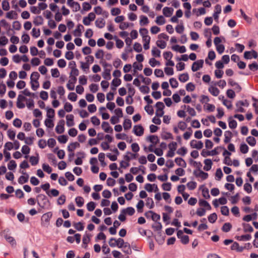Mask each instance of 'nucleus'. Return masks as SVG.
Instances as JSON below:
<instances>
[{
	"mask_svg": "<svg viewBox=\"0 0 258 258\" xmlns=\"http://www.w3.org/2000/svg\"><path fill=\"white\" fill-rule=\"evenodd\" d=\"M39 77L40 75L37 72H33L30 76L31 88L34 91L36 90L39 87V82L38 81Z\"/></svg>",
	"mask_w": 258,
	"mask_h": 258,
	"instance_id": "1",
	"label": "nucleus"
},
{
	"mask_svg": "<svg viewBox=\"0 0 258 258\" xmlns=\"http://www.w3.org/2000/svg\"><path fill=\"white\" fill-rule=\"evenodd\" d=\"M108 243L110 246L112 247H114L117 246L119 248H121L125 243L123 239L121 238H119L117 239L114 238H111Z\"/></svg>",
	"mask_w": 258,
	"mask_h": 258,
	"instance_id": "2",
	"label": "nucleus"
},
{
	"mask_svg": "<svg viewBox=\"0 0 258 258\" xmlns=\"http://www.w3.org/2000/svg\"><path fill=\"white\" fill-rule=\"evenodd\" d=\"M37 198L38 205L43 208H44L45 206H46L49 203L47 197L44 195L40 194L38 195Z\"/></svg>",
	"mask_w": 258,
	"mask_h": 258,
	"instance_id": "3",
	"label": "nucleus"
},
{
	"mask_svg": "<svg viewBox=\"0 0 258 258\" xmlns=\"http://www.w3.org/2000/svg\"><path fill=\"white\" fill-rule=\"evenodd\" d=\"M52 215V214L51 212H47L42 215L41 218V224L43 226L46 227L48 226Z\"/></svg>",
	"mask_w": 258,
	"mask_h": 258,
	"instance_id": "4",
	"label": "nucleus"
},
{
	"mask_svg": "<svg viewBox=\"0 0 258 258\" xmlns=\"http://www.w3.org/2000/svg\"><path fill=\"white\" fill-rule=\"evenodd\" d=\"M155 106L157 108L156 115L158 117H162L164 113L163 111L165 107L164 103L162 102H158L156 103Z\"/></svg>",
	"mask_w": 258,
	"mask_h": 258,
	"instance_id": "5",
	"label": "nucleus"
},
{
	"mask_svg": "<svg viewBox=\"0 0 258 258\" xmlns=\"http://www.w3.org/2000/svg\"><path fill=\"white\" fill-rule=\"evenodd\" d=\"M221 148V147H217L215 148L212 151H206L205 149L203 150L201 154L203 157H206L208 156H214L219 154V152L217 151V150L219 148Z\"/></svg>",
	"mask_w": 258,
	"mask_h": 258,
	"instance_id": "6",
	"label": "nucleus"
},
{
	"mask_svg": "<svg viewBox=\"0 0 258 258\" xmlns=\"http://www.w3.org/2000/svg\"><path fill=\"white\" fill-rule=\"evenodd\" d=\"M204 64V60L199 59L195 61L191 66V70L192 72H196L202 68Z\"/></svg>",
	"mask_w": 258,
	"mask_h": 258,
	"instance_id": "7",
	"label": "nucleus"
},
{
	"mask_svg": "<svg viewBox=\"0 0 258 258\" xmlns=\"http://www.w3.org/2000/svg\"><path fill=\"white\" fill-rule=\"evenodd\" d=\"M7 231V230H5L3 231L2 233H0V235H3V234L4 237L6 239V240L10 243L12 246H16V242L15 240V239L9 235H8L7 234H5V232Z\"/></svg>",
	"mask_w": 258,
	"mask_h": 258,
	"instance_id": "8",
	"label": "nucleus"
},
{
	"mask_svg": "<svg viewBox=\"0 0 258 258\" xmlns=\"http://www.w3.org/2000/svg\"><path fill=\"white\" fill-rule=\"evenodd\" d=\"M144 128L141 125H136L134 126L133 132L137 136H141L144 134Z\"/></svg>",
	"mask_w": 258,
	"mask_h": 258,
	"instance_id": "9",
	"label": "nucleus"
},
{
	"mask_svg": "<svg viewBox=\"0 0 258 258\" xmlns=\"http://www.w3.org/2000/svg\"><path fill=\"white\" fill-rule=\"evenodd\" d=\"M190 145L192 148H196L198 150L201 149L203 147V143L202 141H197L195 140L190 141Z\"/></svg>",
	"mask_w": 258,
	"mask_h": 258,
	"instance_id": "10",
	"label": "nucleus"
},
{
	"mask_svg": "<svg viewBox=\"0 0 258 258\" xmlns=\"http://www.w3.org/2000/svg\"><path fill=\"white\" fill-rule=\"evenodd\" d=\"M193 174L197 177H201L202 180H205L208 177V173L205 172L202 170L198 172L197 170H195Z\"/></svg>",
	"mask_w": 258,
	"mask_h": 258,
	"instance_id": "11",
	"label": "nucleus"
},
{
	"mask_svg": "<svg viewBox=\"0 0 258 258\" xmlns=\"http://www.w3.org/2000/svg\"><path fill=\"white\" fill-rule=\"evenodd\" d=\"M64 120H60L59 121L58 124L55 127V131L57 134H62L64 131Z\"/></svg>",
	"mask_w": 258,
	"mask_h": 258,
	"instance_id": "12",
	"label": "nucleus"
},
{
	"mask_svg": "<svg viewBox=\"0 0 258 258\" xmlns=\"http://www.w3.org/2000/svg\"><path fill=\"white\" fill-rule=\"evenodd\" d=\"M138 154H134L130 152H127L126 154L123 156V159L129 162V161L134 159H136L138 157Z\"/></svg>",
	"mask_w": 258,
	"mask_h": 258,
	"instance_id": "13",
	"label": "nucleus"
},
{
	"mask_svg": "<svg viewBox=\"0 0 258 258\" xmlns=\"http://www.w3.org/2000/svg\"><path fill=\"white\" fill-rule=\"evenodd\" d=\"M73 0H68L67 4L71 7L73 8L74 12H77L80 10L81 7L78 2H71Z\"/></svg>",
	"mask_w": 258,
	"mask_h": 258,
	"instance_id": "14",
	"label": "nucleus"
},
{
	"mask_svg": "<svg viewBox=\"0 0 258 258\" xmlns=\"http://www.w3.org/2000/svg\"><path fill=\"white\" fill-rule=\"evenodd\" d=\"M102 128L104 131L105 133H113V129L109 125V124L108 122L106 121H103L102 123Z\"/></svg>",
	"mask_w": 258,
	"mask_h": 258,
	"instance_id": "15",
	"label": "nucleus"
},
{
	"mask_svg": "<svg viewBox=\"0 0 258 258\" xmlns=\"http://www.w3.org/2000/svg\"><path fill=\"white\" fill-rule=\"evenodd\" d=\"M146 140L152 143L153 145H156L159 142V139L158 137L156 135L149 136L147 138Z\"/></svg>",
	"mask_w": 258,
	"mask_h": 258,
	"instance_id": "16",
	"label": "nucleus"
},
{
	"mask_svg": "<svg viewBox=\"0 0 258 258\" xmlns=\"http://www.w3.org/2000/svg\"><path fill=\"white\" fill-rule=\"evenodd\" d=\"M173 11V8L166 7L163 9V13L165 17H169L172 15Z\"/></svg>",
	"mask_w": 258,
	"mask_h": 258,
	"instance_id": "17",
	"label": "nucleus"
},
{
	"mask_svg": "<svg viewBox=\"0 0 258 258\" xmlns=\"http://www.w3.org/2000/svg\"><path fill=\"white\" fill-rule=\"evenodd\" d=\"M245 247L240 246L239 244L237 242H234L231 246V249L233 250H236L238 252H241L244 249Z\"/></svg>",
	"mask_w": 258,
	"mask_h": 258,
	"instance_id": "18",
	"label": "nucleus"
},
{
	"mask_svg": "<svg viewBox=\"0 0 258 258\" xmlns=\"http://www.w3.org/2000/svg\"><path fill=\"white\" fill-rule=\"evenodd\" d=\"M1 23L2 26L7 30V34L10 35V31L11 30L10 25L5 19L2 20Z\"/></svg>",
	"mask_w": 258,
	"mask_h": 258,
	"instance_id": "19",
	"label": "nucleus"
},
{
	"mask_svg": "<svg viewBox=\"0 0 258 258\" xmlns=\"http://www.w3.org/2000/svg\"><path fill=\"white\" fill-rule=\"evenodd\" d=\"M121 248L122 251L127 254H131L132 252L130 244L128 242H125Z\"/></svg>",
	"mask_w": 258,
	"mask_h": 258,
	"instance_id": "20",
	"label": "nucleus"
},
{
	"mask_svg": "<svg viewBox=\"0 0 258 258\" xmlns=\"http://www.w3.org/2000/svg\"><path fill=\"white\" fill-rule=\"evenodd\" d=\"M204 162L205 164L204 167V169L206 171L210 170L211 169L213 164L212 160L210 159H206L204 160Z\"/></svg>",
	"mask_w": 258,
	"mask_h": 258,
	"instance_id": "21",
	"label": "nucleus"
},
{
	"mask_svg": "<svg viewBox=\"0 0 258 258\" xmlns=\"http://www.w3.org/2000/svg\"><path fill=\"white\" fill-rule=\"evenodd\" d=\"M66 119L68 126L70 127L74 125V115L73 114L67 115L66 116Z\"/></svg>",
	"mask_w": 258,
	"mask_h": 258,
	"instance_id": "22",
	"label": "nucleus"
},
{
	"mask_svg": "<svg viewBox=\"0 0 258 258\" xmlns=\"http://www.w3.org/2000/svg\"><path fill=\"white\" fill-rule=\"evenodd\" d=\"M135 212V209L131 207H127L126 209H123L121 211V213L125 214H127L130 216H132Z\"/></svg>",
	"mask_w": 258,
	"mask_h": 258,
	"instance_id": "23",
	"label": "nucleus"
},
{
	"mask_svg": "<svg viewBox=\"0 0 258 258\" xmlns=\"http://www.w3.org/2000/svg\"><path fill=\"white\" fill-rule=\"evenodd\" d=\"M175 162L179 166H181L183 168H185L186 166V163L185 161L180 157H177L175 159Z\"/></svg>",
	"mask_w": 258,
	"mask_h": 258,
	"instance_id": "24",
	"label": "nucleus"
},
{
	"mask_svg": "<svg viewBox=\"0 0 258 258\" xmlns=\"http://www.w3.org/2000/svg\"><path fill=\"white\" fill-rule=\"evenodd\" d=\"M105 21L103 18H98L95 21V25L99 28H102L105 26Z\"/></svg>",
	"mask_w": 258,
	"mask_h": 258,
	"instance_id": "25",
	"label": "nucleus"
},
{
	"mask_svg": "<svg viewBox=\"0 0 258 258\" xmlns=\"http://www.w3.org/2000/svg\"><path fill=\"white\" fill-rule=\"evenodd\" d=\"M228 83L230 86L232 87H235V89L237 91V92H239L241 91V87L239 85V84L237 83L234 82L232 79H229Z\"/></svg>",
	"mask_w": 258,
	"mask_h": 258,
	"instance_id": "26",
	"label": "nucleus"
},
{
	"mask_svg": "<svg viewBox=\"0 0 258 258\" xmlns=\"http://www.w3.org/2000/svg\"><path fill=\"white\" fill-rule=\"evenodd\" d=\"M23 173L25 174L26 176L21 175L18 179V182L21 184L27 182L29 178V175L28 174L24 172H23Z\"/></svg>",
	"mask_w": 258,
	"mask_h": 258,
	"instance_id": "27",
	"label": "nucleus"
},
{
	"mask_svg": "<svg viewBox=\"0 0 258 258\" xmlns=\"http://www.w3.org/2000/svg\"><path fill=\"white\" fill-rule=\"evenodd\" d=\"M84 26L81 24H79L77 28L74 30V34L75 36H81L82 35V30L84 29Z\"/></svg>",
	"mask_w": 258,
	"mask_h": 258,
	"instance_id": "28",
	"label": "nucleus"
},
{
	"mask_svg": "<svg viewBox=\"0 0 258 258\" xmlns=\"http://www.w3.org/2000/svg\"><path fill=\"white\" fill-rule=\"evenodd\" d=\"M33 23L36 26H39L42 25L43 23V19L41 16H36L33 21Z\"/></svg>",
	"mask_w": 258,
	"mask_h": 258,
	"instance_id": "29",
	"label": "nucleus"
},
{
	"mask_svg": "<svg viewBox=\"0 0 258 258\" xmlns=\"http://www.w3.org/2000/svg\"><path fill=\"white\" fill-rule=\"evenodd\" d=\"M47 157L49 161H51L52 165L56 166L57 164V161L54 155L51 153L47 154Z\"/></svg>",
	"mask_w": 258,
	"mask_h": 258,
	"instance_id": "30",
	"label": "nucleus"
},
{
	"mask_svg": "<svg viewBox=\"0 0 258 258\" xmlns=\"http://www.w3.org/2000/svg\"><path fill=\"white\" fill-rule=\"evenodd\" d=\"M111 70L109 69H105L104 72L102 73V77L104 79L109 80L111 79L110 75Z\"/></svg>",
	"mask_w": 258,
	"mask_h": 258,
	"instance_id": "31",
	"label": "nucleus"
},
{
	"mask_svg": "<svg viewBox=\"0 0 258 258\" xmlns=\"http://www.w3.org/2000/svg\"><path fill=\"white\" fill-rule=\"evenodd\" d=\"M208 90L214 96H217L220 93L219 90L213 86L210 87Z\"/></svg>",
	"mask_w": 258,
	"mask_h": 258,
	"instance_id": "32",
	"label": "nucleus"
},
{
	"mask_svg": "<svg viewBox=\"0 0 258 258\" xmlns=\"http://www.w3.org/2000/svg\"><path fill=\"white\" fill-rule=\"evenodd\" d=\"M251 237L250 234L242 235L236 237L237 240L239 241H248L251 239Z\"/></svg>",
	"mask_w": 258,
	"mask_h": 258,
	"instance_id": "33",
	"label": "nucleus"
},
{
	"mask_svg": "<svg viewBox=\"0 0 258 258\" xmlns=\"http://www.w3.org/2000/svg\"><path fill=\"white\" fill-rule=\"evenodd\" d=\"M80 144L78 142H73L70 144L68 147V150L69 152H73L74 150L78 147H80Z\"/></svg>",
	"mask_w": 258,
	"mask_h": 258,
	"instance_id": "34",
	"label": "nucleus"
},
{
	"mask_svg": "<svg viewBox=\"0 0 258 258\" xmlns=\"http://www.w3.org/2000/svg\"><path fill=\"white\" fill-rule=\"evenodd\" d=\"M123 126L124 130H128L132 127V121L130 119H125L124 120Z\"/></svg>",
	"mask_w": 258,
	"mask_h": 258,
	"instance_id": "35",
	"label": "nucleus"
},
{
	"mask_svg": "<svg viewBox=\"0 0 258 258\" xmlns=\"http://www.w3.org/2000/svg\"><path fill=\"white\" fill-rule=\"evenodd\" d=\"M199 205L201 206L206 207L208 210H210L211 209V206L209 203L204 200H200L199 201Z\"/></svg>",
	"mask_w": 258,
	"mask_h": 258,
	"instance_id": "36",
	"label": "nucleus"
},
{
	"mask_svg": "<svg viewBox=\"0 0 258 258\" xmlns=\"http://www.w3.org/2000/svg\"><path fill=\"white\" fill-rule=\"evenodd\" d=\"M178 79L181 82L184 83L189 79L188 74L186 73L182 74L179 75Z\"/></svg>",
	"mask_w": 258,
	"mask_h": 258,
	"instance_id": "37",
	"label": "nucleus"
},
{
	"mask_svg": "<svg viewBox=\"0 0 258 258\" xmlns=\"http://www.w3.org/2000/svg\"><path fill=\"white\" fill-rule=\"evenodd\" d=\"M105 154L103 153H100L98 155V159L101 163V166L105 167L106 166V163L104 161Z\"/></svg>",
	"mask_w": 258,
	"mask_h": 258,
	"instance_id": "38",
	"label": "nucleus"
},
{
	"mask_svg": "<svg viewBox=\"0 0 258 258\" xmlns=\"http://www.w3.org/2000/svg\"><path fill=\"white\" fill-rule=\"evenodd\" d=\"M229 120V126L230 128L234 129L237 127V122L234 119H232V117L230 116L228 118Z\"/></svg>",
	"mask_w": 258,
	"mask_h": 258,
	"instance_id": "39",
	"label": "nucleus"
},
{
	"mask_svg": "<svg viewBox=\"0 0 258 258\" xmlns=\"http://www.w3.org/2000/svg\"><path fill=\"white\" fill-rule=\"evenodd\" d=\"M232 228V225L230 223H225L222 227V230L225 232H228Z\"/></svg>",
	"mask_w": 258,
	"mask_h": 258,
	"instance_id": "40",
	"label": "nucleus"
},
{
	"mask_svg": "<svg viewBox=\"0 0 258 258\" xmlns=\"http://www.w3.org/2000/svg\"><path fill=\"white\" fill-rule=\"evenodd\" d=\"M77 205L79 207H82L84 204V200L82 197H77L75 199Z\"/></svg>",
	"mask_w": 258,
	"mask_h": 258,
	"instance_id": "41",
	"label": "nucleus"
},
{
	"mask_svg": "<svg viewBox=\"0 0 258 258\" xmlns=\"http://www.w3.org/2000/svg\"><path fill=\"white\" fill-rule=\"evenodd\" d=\"M247 143L251 146H254L256 144L255 139L251 136L248 137L246 139Z\"/></svg>",
	"mask_w": 258,
	"mask_h": 258,
	"instance_id": "42",
	"label": "nucleus"
},
{
	"mask_svg": "<svg viewBox=\"0 0 258 258\" xmlns=\"http://www.w3.org/2000/svg\"><path fill=\"white\" fill-rule=\"evenodd\" d=\"M243 230L245 232H251L253 231L252 227L249 224H243Z\"/></svg>",
	"mask_w": 258,
	"mask_h": 258,
	"instance_id": "43",
	"label": "nucleus"
},
{
	"mask_svg": "<svg viewBox=\"0 0 258 258\" xmlns=\"http://www.w3.org/2000/svg\"><path fill=\"white\" fill-rule=\"evenodd\" d=\"M126 87L128 88V95L133 97L135 94V89L132 86L131 84H127Z\"/></svg>",
	"mask_w": 258,
	"mask_h": 258,
	"instance_id": "44",
	"label": "nucleus"
},
{
	"mask_svg": "<svg viewBox=\"0 0 258 258\" xmlns=\"http://www.w3.org/2000/svg\"><path fill=\"white\" fill-rule=\"evenodd\" d=\"M156 23L159 25H162L165 23V19L162 16H158L156 18Z\"/></svg>",
	"mask_w": 258,
	"mask_h": 258,
	"instance_id": "45",
	"label": "nucleus"
},
{
	"mask_svg": "<svg viewBox=\"0 0 258 258\" xmlns=\"http://www.w3.org/2000/svg\"><path fill=\"white\" fill-rule=\"evenodd\" d=\"M223 104L227 107L228 109H231L232 107V102L229 100H227L224 99V97L222 96Z\"/></svg>",
	"mask_w": 258,
	"mask_h": 258,
	"instance_id": "46",
	"label": "nucleus"
},
{
	"mask_svg": "<svg viewBox=\"0 0 258 258\" xmlns=\"http://www.w3.org/2000/svg\"><path fill=\"white\" fill-rule=\"evenodd\" d=\"M217 219V215L215 213H213L208 216V220L211 223L215 222Z\"/></svg>",
	"mask_w": 258,
	"mask_h": 258,
	"instance_id": "47",
	"label": "nucleus"
},
{
	"mask_svg": "<svg viewBox=\"0 0 258 258\" xmlns=\"http://www.w3.org/2000/svg\"><path fill=\"white\" fill-rule=\"evenodd\" d=\"M140 24L141 26L147 25L149 23V20L148 18L145 16H141L140 17Z\"/></svg>",
	"mask_w": 258,
	"mask_h": 258,
	"instance_id": "48",
	"label": "nucleus"
},
{
	"mask_svg": "<svg viewBox=\"0 0 258 258\" xmlns=\"http://www.w3.org/2000/svg\"><path fill=\"white\" fill-rule=\"evenodd\" d=\"M74 226L75 228L78 231H82L84 228L83 223L81 222L74 223Z\"/></svg>",
	"mask_w": 258,
	"mask_h": 258,
	"instance_id": "49",
	"label": "nucleus"
},
{
	"mask_svg": "<svg viewBox=\"0 0 258 258\" xmlns=\"http://www.w3.org/2000/svg\"><path fill=\"white\" fill-rule=\"evenodd\" d=\"M248 147L245 143L241 144L240 146V150L243 154H245L248 151Z\"/></svg>",
	"mask_w": 258,
	"mask_h": 258,
	"instance_id": "50",
	"label": "nucleus"
},
{
	"mask_svg": "<svg viewBox=\"0 0 258 258\" xmlns=\"http://www.w3.org/2000/svg\"><path fill=\"white\" fill-rule=\"evenodd\" d=\"M161 51L156 47H153L152 49V54L154 57H160Z\"/></svg>",
	"mask_w": 258,
	"mask_h": 258,
	"instance_id": "51",
	"label": "nucleus"
},
{
	"mask_svg": "<svg viewBox=\"0 0 258 258\" xmlns=\"http://www.w3.org/2000/svg\"><path fill=\"white\" fill-rule=\"evenodd\" d=\"M55 111L52 108H47V114L46 116L49 118H53L54 116Z\"/></svg>",
	"mask_w": 258,
	"mask_h": 258,
	"instance_id": "52",
	"label": "nucleus"
},
{
	"mask_svg": "<svg viewBox=\"0 0 258 258\" xmlns=\"http://www.w3.org/2000/svg\"><path fill=\"white\" fill-rule=\"evenodd\" d=\"M221 214L224 216H228L229 214V210L227 206H224L221 208Z\"/></svg>",
	"mask_w": 258,
	"mask_h": 258,
	"instance_id": "53",
	"label": "nucleus"
},
{
	"mask_svg": "<svg viewBox=\"0 0 258 258\" xmlns=\"http://www.w3.org/2000/svg\"><path fill=\"white\" fill-rule=\"evenodd\" d=\"M190 162L193 163V166L196 167L199 171H200L202 167V164L200 162H197L193 161L192 159H190Z\"/></svg>",
	"mask_w": 258,
	"mask_h": 258,
	"instance_id": "54",
	"label": "nucleus"
},
{
	"mask_svg": "<svg viewBox=\"0 0 258 258\" xmlns=\"http://www.w3.org/2000/svg\"><path fill=\"white\" fill-rule=\"evenodd\" d=\"M169 82H170V84L171 86L173 88H176L178 87V83L175 78H172L170 79Z\"/></svg>",
	"mask_w": 258,
	"mask_h": 258,
	"instance_id": "55",
	"label": "nucleus"
},
{
	"mask_svg": "<svg viewBox=\"0 0 258 258\" xmlns=\"http://www.w3.org/2000/svg\"><path fill=\"white\" fill-rule=\"evenodd\" d=\"M30 162L32 165H36L39 162V157L38 156H31L30 157Z\"/></svg>",
	"mask_w": 258,
	"mask_h": 258,
	"instance_id": "56",
	"label": "nucleus"
},
{
	"mask_svg": "<svg viewBox=\"0 0 258 258\" xmlns=\"http://www.w3.org/2000/svg\"><path fill=\"white\" fill-rule=\"evenodd\" d=\"M17 167V164L14 160H11L8 165V168L10 170L15 169Z\"/></svg>",
	"mask_w": 258,
	"mask_h": 258,
	"instance_id": "57",
	"label": "nucleus"
},
{
	"mask_svg": "<svg viewBox=\"0 0 258 258\" xmlns=\"http://www.w3.org/2000/svg\"><path fill=\"white\" fill-rule=\"evenodd\" d=\"M58 141L61 144H65L68 141V137L66 135H61L57 138Z\"/></svg>",
	"mask_w": 258,
	"mask_h": 258,
	"instance_id": "58",
	"label": "nucleus"
},
{
	"mask_svg": "<svg viewBox=\"0 0 258 258\" xmlns=\"http://www.w3.org/2000/svg\"><path fill=\"white\" fill-rule=\"evenodd\" d=\"M176 153L178 155L184 156L187 153L186 148L184 147H182L178 149Z\"/></svg>",
	"mask_w": 258,
	"mask_h": 258,
	"instance_id": "59",
	"label": "nucleus"
},
{
	"mask_svg": "<svg viewBox=\"0 0 258 258\" xmlns=\"http://www.w3.org/2000/svg\"><path fill=\"white\" fill-rule=\"evenodd\" d=\"M96 207V204L93 202H90L87 204V208L89 211H93Z\"/></svg>",
	"mask_w": 258,
	"mask_h": 258,
	"instance_id": "60",
	"label": "nucleus"
},
{
	"mask_svg": "<svg viewBox=\"0 0 258 258\" xmlns=\"http://www.w3.org/2000/svg\"><path fill=\"white\" fill-rule=\"evenodd\" d=\"M145 110L149 114L153 115L154 113V109L153 107L151 105H147L145 106Z\"/></svg>",
	"mask_w": 258,
	"mask_h": 258,
	"instance_id": "61",
	"label": "nucleus"
},
{
	"mask_svg": "<svg viewBox=\"0 0 258 258\" xmlns=\"http://www.w3.org/2000/svg\"><path fill=\"white\" fill-rule=\"evenodd\" d=\"M134 49L136 52H141L142 51V47L141 44L138 42H135L134 45Z\"/></svg>",
	"mask_w": 258,
	"mask_h": 258,
	"instance_id": "62",
	"label": "nucleus"
},
{
	"mask_svg": "<svg viewBox=\"0 0 258 258\" xmlns=\"http://www.w3.org/2000/svg\"><path fill=\"white\" fill-rule=\"evenodd\" d=\"M91 122L95 125H99L100 123L99 119L96 116H93L91 118Z\"/></svg>",
	"mask_w": 258,
	"mask_h": 258,
	"instance_id": "63",
	"label": "nucleus"
},
{
	"mask_svg": "<svg viewBox=\"0 0 258 258\" xmlns=\"http://www.w3.org/2000/svg\"><path fill=\"white\" fill-rule=\"evenodd\" d=\"M249 69L252 71H255L258 70V64L256 62H253L248 65Z\"/></svg>",
	"mask_w": 258,
	"mask_h": 258,
	"instance_id": "64",
	"label": "nucleus"
}]
</instances>
